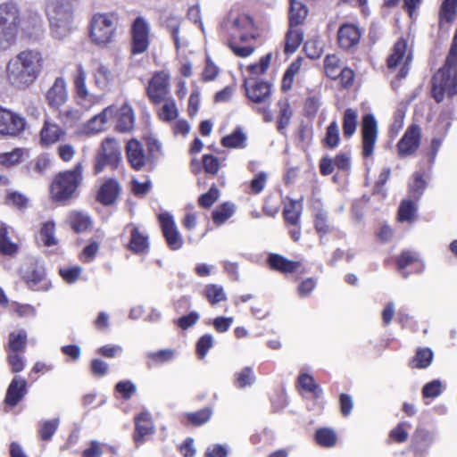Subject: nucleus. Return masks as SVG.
<instances>
[{
    "label": "nucleus",
    "instance_id": "393cba45",
    "mask_svg": "<svg viewBox=\"0 0 457 457\" xmlns=\"http://www.w3.org/2000/svg\"><path fill=\"white\" fill-rule=\"evenodd\" d=\"M73 4L71 0H49L47 4L48 18H72Z\"/></svg>",
    "mask_w": 457,
    "mask_h": 457
},
{
    "label": "nucleus",
    "instance_id": "4468645a",
    "mask_svg": "<svg viewBox=\"0 0 457 457\" xmlns=\"http://www.w3.org/2000/svg\"><path fill=\"white\" fill-rule=\"evenodd\" d=\"M420 131V128L416 124H412L407 129L397 145L400 156L405 157L411 155L419 148Z\"/></svg>",
    "mask_w": 457,
    "mask_h": 457
},
{
    "label": "nucleus",
    "instance_id": "2eb2a0df",
    "mask_svg": "<svg viewBox=\"0 0 457 457\" xmlns=\"http://www.w3.org/2000/svg\"><path fill=\"white\" fill-rule=\"evenodd\" d=\"M127 158L132 168L141 170L150 162L148 156L145 153L143 145L137 139H130L126 145Z\"/></svg>",
    "mask_w": 457,
    "mask_h": 457
},
{
    "label": "nucleus",
    "instance_id": "de8ad7c7",
    "mask_svg": "<svg viewBox=\"0 0 457 457\" xmlns=\"http://www.w3.org/2000/svg\"><path fill=\"white\" fill-rule=\"evenodd\" d=\"M162 107L159 111V117L164 121H170L177 118L179 111L172 98L166 97Z\"/></svg>",
    "mask_w": 457,
    "mask_h": 457
},
{
    "label": "nucleus",
    "instance_id": "473e14b6",
    "mask_svg": "<svg viewBox=\"0 0 457 457\" xmlns=\"http://www.w3.org/2000/svg\"><path fill=\"white\" fill-rule=\"evenodd\" d=\"M412 264L418 265L417 269L415 270V271L417 272L421 271L424 268V265L420 262V260L417 253L409 251L403 252L397 260L398 268L401 270H403L404 269H406L409 266H411ZM402 274L404 278H408L409 276V273L405 271H403Z\"/></svg>",
    "mask_w": 457,
    "mask_h": 457
},
{
    "label": "nucleus",
    "instance_id": "9d476101",
    "mask_svg": "<svg viewBox=\"0 0 457 457\" xmlns=\"http://www.w3.org/2000/svg\"><path fill=\"white\" fill-rule=\"evenodd\" d=\"M26 127V120L21 115L6 109H0V134L8 137L19 136Z\"/></svg>",
    "mask_w": 457,
    "mask_h": 457
},
{
    "label": "nucleus",
    "instance_id": "e433bc0d",
    "mask_svg": "<svg viewBox=\"0 0 457 457\" xmlns=\"http://www.w3.org/2000/svg\"><path fill=\"white\" fill-rule=\"evenodd\" d=\"M148 237L139 231L137 227L131 229L129 249L137 253H144L148 248Z\"/></svg>",
    "mask_w": 457,
    "mask_h": 457
},
{
    "label": "nucleus",
    "instance_id": "6e6552de",
    "mask_svg": "<svg viewBox=\"0 0 457 457\" xmlns=\"http://www.w3.org/2000/svg\"><path fill=\"white\" fill-rule=\"evenodd\" d=\"M412 60L411 52L408 49L407 42L401 38L395 45L387 58V67L390 70L399 68L397 77L405 78L409 72V65Z\"/></svg>",
    "mask_w": 457,
    "mask_h": 457
},
{
    "label": "nucleus",
    "instance_id": "864d4df0",
    "mask_svg": "<svg viewBox=\"0 0 457 457\" xmlns=\"http://www.w3.org/2000/svg\"><path fill=\"white\" fill-rule=\"evenodd\" d=\"M339 127L337 122L333 120L327 128L324 143L328 147L335 148L339 145Z\"/></svg>",
    "mask_w": 457,
    "mask_h": 457
},
{
    "label": "nucleus",
    "instance_id": "ddd939ff",
    "mask_svg": "<svg viewBox=\"0 0 457 457\" xmlns=\"http://www.w3.org/2000/svg\"><path fill=\"white\" fill-rule=\"evenodd\" d=\"M159 221L168 246L171 250L180 249L183 245L184 240L178 230L172 216L169 212L160 213Z\"/></svg>",
    "mask_w": 457,
    "mask_h": 457
},
{
    "label": "nucleus",
    "instance_id": "a878e982",
    "mask_svg": "<svg viewBox=\"0 0 457 457\" xmlns=\"http://www.w3.org/2000/svg\"><path fill=\"white\" fill-rule=\"evenodd\" d=\"M63 135L64 131L56 123L46 120L40 131V143L46 146L53 145Z\"/></svg>",
    "mask_w": 457,
    "mask_h": 457
},
{
    "label": "nucleus",
    "instance_id": "c756f323",
    "mask_svg": "<svg viewBox=\"0 0 457 457\" xmlns=\"http://www.w3.org/2000/svg\"><path fill=\"white\" fill-rule=\"evenodd\" d=\"M435 438L436 436L433 431L418 428L413 434L412 446L417 452H425L433 444Z\"/></svg>",
    "mask_w": 457,
    "mask_h": 457
},
{
    "label": "nucleus",
    "instance_id": "423d86ee",
    "mask_svg": "<svg viewBox=\"0 0 457 457\" xmlns=\"http://www.w3.org/2000/svg\"><path fill=\"white\" fill-rule=\"evenodd\" d=\"M131 54H140L147 51L151 43V26L148 21L142 17H137L131 23Z\"/></svg>",
    "mask_w": 457,
    "mask_h": 457
},
{
    "label": "nucleus",
    "instance_id": "4c0bfd02",
    "mask_svg": "<svg viewBox=\"0 0 457 457\" xmlns=\"http://www.w3.org/2000/svg\"><path fill=\"white\" fill-rule=\"evenodd\" d=\"M68 221L71 227L77 232L87 230L91 224V220L87 214L76 211L69 213Z\"/></svg>",
    "mask_w": 457,
    "mask_h": 457
},
{
    "label": "nucleus",
    "instance_id": "774afa93",
    "mask_svg": "<svg viewBox=\"0 0 457 457\" xmlns=\"http://www.w3.org/2000/svg\"><path fill=\"white\" fill-rule=\"evenodd\" d=\"M212 415V411L209 409H203L196 412L188 413L187 419L194 425L200 426L207 422Z\"/></svg>",
    "mask_w": 457,
    "mask_h": 457
},
{
    "label": "nucleus",
    "instance_id": "c03bdc74",
    "mask_svg": "<svg viewBox=\"0 0 457 457\" xmlns=\"http://www.w3.org/2000/svg\"><path fill=\"white\" fill-rule=\"evenodd\" d=\"M342 64L339 58L335 55H328L324 60V69L328 77L332 79H337L339 77V72L342 70Z\"/></svg>",
    "mask_w": 457,
    "mask_h": 457
},
{
    "label": "nucleus",
    "instance_id": "0e129e2a",
    "mask_svg": "<svg viewBox=\"0 0 457 457\" xmlns=\"http://www.w3.org/2000/svg\"><path fill=\"white\" fill-rule=\"evenodd\" d=\"M415 212L416 207L414 204L410 200H404L399 208V220L401 221H410L414 218Z\"/></svg>",
    "mask_w": 457,
    "mask_h": 457
},
{
    "label": "nucleus",
    "instance_id": "c85d7f7f",
    "mask_svg": "<svg viewBox=\"0 0 457 457\" xmlns=\"http://www.w3.org/2000/svg\"><path fill=\"white\" fill-rule=\"evenodd\" d=\"M115 112L117 113V124L116 129L120 132H129L134 127L135 116L132 108L124 104L120 110L114 108Z\"/></svg>",
    "mask_w": 457,
    "mask_h": 457
},
{
    "label": "nucleus",
    "instance_id": "e2e57ef3",
    "mask_svg": "<svg viewBox=\"0 0 457 457\" xmlns=\"http://www.w3.org/2000/svg\"><path fill=\"white\" fill-rule=\"evenodd\" d=\"M298 383L303 390L313 393L316 396H318L321 392L319 386L315 383L313 378L308 374L300 375Z\"/></svg>",
    "mask_w": 457,
    "mask_h": 457
},
{
    "label": "nucleus",
    "instance_id": "20e7f679",
    "mask_svg": "<svg viewBox=\"0 0 457 457\" xmlns=\"http://www.w3.org/2000/svg\"><path fill=\"white\" fill-rule=\"evenodd\" d=\"M21 12L12 2L0 4V50L14 44L20 30Z\"/></svg>",
    "mask_w": 457,
    "mask_h": 457
},
{
    "label": "nucleus",
    "instance_id": "72a5a7b5",
    "mask_svg": "<svg viewBox=\"0 0 457 457\" xmlns=\"http://www.w3.org/2000/svg\"><path fill=\"white\" fill-rule=\"evenodd\" d=\"M307 9L300 1L290 0L289 26L297 27L307 16Z\"/></svg>",
    "mask_w": 457,
    "mask_h": 457
},
{
    "label": "nucleus",
    "instance_id": "338daca9",
    "mask_svg": "<svg viewBox=\"0 0 457 457\" xmlns=\"http://www.w3.org/2000/svg\"><path fill=\"white\" fill-rule=\"evenodd\" d=\"M165 24H166V28L169 29V31L172 35L176 47L179 48L180 42H179V26H180V19L177 16H170V17L167 18Z\"/></svg>",
    "mask_w": 457,
    "mask_h": 457
},
{
    "label": "nucleus",
    "instance_id": "aec40b11",
    "mask_svg": "<svg viewBox=\"0 0 457 457\" xmlns=\"http://www.w3.org/2000/svg\"><path fill=\"white\" fill-rule=\"evenodd\" d=\"M253 27V23L252 19L245 14L233 18L231 20V29L234 31L231 34V38H233V35H237V38L239 37L242 43L246 42L249 37H253V36L248 34Z\"/></svg>",
    "mask_w": 457,
    "mask_h": 457
},
{
    "label": "nucleus",
    "instance_id": "4d7b16f0",
    "mask_svg": "<svg viewBox=\"0 0 457 457\" xmlns=\"http://www.w3.org/2000/svg\"><path fill=\"white\" fill-rule=\"evenodd\" d=\"M255 377L253 370L250 367L244 368L237 374L236 385L238 388H243L246 386H251L254 383Z\"/></svg>",
    "mask_w": 457,
    "mask_h": 457
},
{
    "label": "nucleus",
    "instance_id": "37998d69",
    "mask_svg": "<svg viewBox=\"0 0 457 457\" xmlns=\"http://www.w3.org/2000/svg\"><path fill=\"white\" fill-rule=\"evenodd\" d=\"M27 344V334L24 330L12 332L9 335L8 348L12 353L23 352Z\"/></svg>",
    "mask_w": 457,
    "mask_h": 457
},
{
    "label": "nucleus",
    "instance_id": "5fc2aeb1",
    "mask_svg": "<svg viewBox=\"0 0 457 457\" xmlns=\"http://www.w3.org/2000/svg\"><path fill=\"white\" fill-rule=\"evenodd\" d=\"M24 151L21 148H16L11 152L0 154V165L4 167H11L19 163L23 156Z\"/></svg>",
    "mask_w": 457,
    "mask_h": 457
},
{
    "label": "nucleus",
    "instance_id": "58836bf2",
    "mask_svg": "<svg viewBox=\"0 0 457 457\" xmlns=\"http://www.w3.org/2000/svg\"><path fill=\"white\" fill-rule=\"evenodd\" d=\"M76 99L79 105L85 110H90L94 105L101 103L103 97L89 92L87 89H83L75 92Z\"/></svg>",
    "mask_w": 457,
    "mask_h": 457
},
{
    "label": "nucleus",
    "instance_id": "bb28decb",
    "mask_svg": "<svg viewBox=\"0 0 457 457\" xmlns=\"http://www.w3.org/2000/svg\"><path fill=\"white\" fill-rule=\"evenodd\" d=\"M268 263L271 269L282 273H293L301 266L299 262L290 261L278 253H270L268 257Z\"/></svg>",
    "mask_w": 457,
    "mask_h": 457
},
{
    "label": "nucleus",
    "instance_id": "a211bd4d",
    "mask_svg": "<svg viewBox=\"0 0 457 457\" xmlns=\"http://www.w3.org/2000/svg\"><path fill=\"white\" fill-rule=\"evenodd\" d=\"M244 86L246 96L251 102L263 104L270 103L271 88L269 83L257 82L253 86H249L247 82H245Z\"/></svg>",
    "mask_w": 457,
    "mask_h": 457
},
{
    "label": "nucleus",
    "instance_id": "f257e3e1",
    "mask_svg": "<svg viewBox=\"0 0 457 457\" xmlns=\"http://www.w3.org/2000/svg\"><path fill=\"white\" fill-rule=\"evenodd\" d=\"M44 58L37 50H23L6 64L5 79L15 88L26 89L39 77Z\"/></svg>",
    "mask_w": 457,
    "mask_h": 457
},
{
    "label": "nucleus",
    "instance_id": "0eeeda50",
    "mask_svg": "<svg viewBox=\"0 0 457 457\" xmlns=\"http://www.w3.org/2000/svg\"><path fill=\"white\" fill-rule=\"evenodd\" d=\"M120 161L121 153L119 143L113 137H107L103 140L96 157L95 172L100 173L106 165L116 167Z\"/></svg>",
    "mask_w": 457,
    "mask_h": 457
},
{
    "label": "nucleus",
    "instance_id": "a18cd8bd",
    "mask_svg": "<svg viewBox=\"0 0 457 457\" xmlns=\"http://www.w3.org/2000/svg\"><path fill=\"white\" fill-rule=\"evenodd\" d=\"M301 212L302 206L300 201L290 200L284 208V217L287 222L295 225L299 220Z\"/></svg>",
    "mask_w": 457,
    "mask_h": 457
},
{
    "label": "nucleus",
    "instance_id": "052dcab7",
    "mask_svg": "<svg viewBox=\"0 0 457 457\" xmlns=\"http://www.w3.org/2000/svg\"><path fill=\"white\" fill-rule=\"evenodd\" d=\"M115 391L120 394L124 400H129L137 392V386L130 380H122L116 384Z\"/></svg>",
    "mask_w": 457,
    "mask_h": 457
},
{
    "label": "nucleus",
    "instance_id": "680f3d73",
    "mask_svg": "<svg viewBox=\"0 0 457 457\" xmlns=\"http://www.w3.org/2000/svg\"><path fill=\"white\" fill-rule=\"evenodd\" d=\"M237 35H233V38L228 40V47L232 52L240 57H247L254 52V47L250 46H240L237 41Z\"/></svg>",
    "mask_w": 457,
    "mask_h": 457
},
{
    "label": "nucleus",
    "instance_id": "69168bd1",
    "mask_svg": "<svg viewBox=\"0 0 457 457\" xmlns=\"http://www.w3.org/2000/svg\"><path fill=\"white\" fill-rule=\"evenodd\" d=\"M279 106V113L280 118L278 120V130L283 129L286 128L290 120V118L292 116V111L290 108V105L287 101H279L278 102Z\"/></svg>",
    "mask_w": 457,
    "mask_h": 457
},
{
    "label": "nucleus",
    "instance_id": "412c9836",
    "mask_svg": "<svg viewBox=\"0 0 457 457\" xmlns=\"http://www.w3.org/2000/svg\"><path fill=\"white\" fill-rule=\"evenodd\" d=\"M361 33L357 27L352 24H345L340 27L337 39L340 46L349 49L356 46L360 40Z\"/></svg>",
    "mask_w": 457,
    "mask_h": 457
},
{
    "label": "nucleus",
    "instance_id": "79ce46f5",
    "mask_svg": "<svg viewBox=\"0 0 457 457\" xmlns=\"http://www.w3.org/2000/svg\"><path fill=\"white\" fill-rule=\"evenodd\" d=\"M59 423L58 418L41 421L38 428L39 437L44 441H49L57 430Z\"/></svg>",
    "mask_w": 457,
    "mask_h": 457
},
{
    "label": "nucleus",
    "instance_id": "f3484780",
    "mask_svg": "<svg viewBox=\"0 0 457 457\" xmlns=\"http://www.w3.org/2000/svg\"><path fill=\"white\" fill-rule=\"evenodd\" d=\"M114 112V106L112 105L104 108L85 124L84 132L87 134H97L104 131L109 120L113 117Z\"/></svg>",
    "mask_w": 457,
    "mask_h": 457
},
{
    "label": "nucleus",
    "instance_id": "8fccbe9b",
    "mask_svg": "<svg viewBox=\"0 0 457 457\" xmlns=\"http://www.w3.org/2000/svg\"><path fill=\"white\" fill-rule=\"evenodd\" d=\"M55 225L53 221H46L40 229V239L46 246H54L57 244L54 236Z\"/></svg>",
    "mask_w": 457,
    "mask_h": 457
},
{
    "label": "nucleus",
    "instance_id": "2f4dec72",
    "mask_svg": "<svg viewBox=\"0 0 457 457\" xmlns=\"http://www.w3.org/2000/svg\"><path fill=\"white\" fill-rule=\"evenodd\" d=\"M95 85L100 89H106L113 80V75L109 68L100 62L95 63L94 69Z\"/></svg>",
    "mask_w": 457,
    "mask_h": 457
},
{
    "label": "nucleus",
    "instance_id": "1a4fd4ad",
    "mask_svg": "<svg viewBox=\"0 0 457 457\" xmlns=\"http://www.w3.org/2000/svg\"><path fill=\"white\" fill-rule=\"evenodd\" d=\"M20 29L23 35L33 40H39L44 35V21L41 15L33 11H28L21 17L20 21Z\"/></svg>",
    "mask_w": 457,
    "mask_h": 457
},
{
    "label": "nucleus",
    "instance_id": "dca6fc26",
    "mask_svg": "<svg viewBox=\"0 0 457 457\" xmlns=\"http://www.w3.org/2000/svg\"><path fill=\"white\" fill-rule=\"evenodd\" d=\"M46 100L48 104L53 108L62 106L68 100L67 84L63 78L55 79L52 87L46 93Z\"/></svg>",
    "mask_w": 457,
    "mask_h": 457
},
{
    "label": "nucleus",
    "instance_id": "49530a36",
    "mask_svg": "<svg viewBox=\"0 0 457 457\" xmlns=\"http://www.w3.org/2000/svg\"><path fill=\"white\" fill-rule=\"evenodd\" d=\"M433 359V353L429 348L419 349L411 362L412 368L425 369L428 367Z\"/></svg>",
    "mask_w": 457,
    "mask_h": 457
},
{
    "label": "nucleus",
    "instance_id": "7ed1b4c3",
    "mask_svg": "<svg viewBox=\"0 0 457 457\" xmlns=\"http://www.w3.org/2000/svg\"><path fill=\"white\" fill-rule=\"evenodd\" d=\"M83 180V168L78 163L73 170L56 175L50 186V196L55 202H65L72 198Z\"/></svg>",
    "mask_w": 457,
    "mask_h": 457
},
{
    "label": "nucleus",
    "instance_id": "a19ab883",
    "mask_svg": "<svg viewBox=\"0 0 457 457\" xmlns=\"http://www.w3.org/2000/svg\"><path fill=\"white\" fill-rule=\"evenodd\" d=\"M222 145L230 148H244L246 145V135L237 128L232 134L222 138Z\"/></svg>",
    "mask_w": 457,
    "mask_h": 457
},
{
    "label": "nucleus",
    "instance_id": "f8f14e48",
    "mask_svg": "<svg viewBox=\"0 0 457 457\" xmlns=\"http://www.w3.org/2000/svg\"><path fill=\"white\" fill-rule=\"evenodd\" d=\"M146 93L154 104H160L165 100L170 93L168 75L163 71L156 72L149 80Z\"/></svg>",
    "mask_w": 457,
    "mask_h": 457
},
{
    "label": "nucleus",
    "instance_id": "7c9ffc66",
    "mask_svg": "<svg viewBox=\"0 0 457 457\" xmlns=\"http://www.w3.org/2000/svg\"><path fill=\"white\" fill-rule=\"evenodd\" d=\"M50 29L56 39H63L71 31L72 18H49Z\"/></svg>",
    "mask_w": 457,
    "mask_h": 457
},
{
    "label": "nucleus",
    "instance_id": "13d9d810",
    "mask_svg": "<svg viewBox=\"0 0 457 457\" xmlns=\"http://www.w3.org/2000/svg\"><path fill=\"white\" fill-rule=\"evenodd\" d=\"M443 389L444 385L440 380H433L423 386L422 395L425 398H436L442 394Z\"/></svg>",
    "mask_w": 457,
    "mask_h": 457
},
{
    "label": "nucleus",
    "instance_id": "5701e85b",
    "mask_svg": "<svg viewBox=\"0 0 457 457\" xmlns=\"http://www.w3.org/2000/svg\"><path fill=\"white\" fill-rule=\"evenodd\" d=\"M27 383L25 379L15 377L10 383L4 402L11 406H15L26 395Z\"/></svg>",
    "mask_w": 457,
    "mask_h": 457
},
{
    "label": "nucleus",
    "instance_id": "9b49d317",
    "mask_svg": "<svg viewBox=\"0 0 457 457\" xmlns=\"http://www.w3.org/2000/svg\"><path fill=\"white\" fill-rule=\"evenodd\" d=\"M362 155L367 158L373 154L378 138V124L372 114H366L361 123Z\"/></svg>",
    "mask_w": 457,
    "mask_h": 457
},
{
    "label": "nucleus",
    "instance_id": "09e8293b",
    "mask_svg": "<svg viewBox=\"0 0 457 457\" xmlns=\"http://www.w3.org/2000/svg\"><path fill=\"white\" fill-rule=\"evenodd\" d=\"M317 443L323 447H332L337 443V434L330 428H320L315 434Z\"/></svg>",
    "mask_w": 457,
    "mask_h": 457
},
{
    "label": "nucleus",
    "instance_id": "6e6d98bb",
    "mask_svg": "<svg viewBox=\"0 0 457 457\" xmlns=\"http://www.w3.org/2000/svg\"><path fill=\"white\" fill-rule=\"evenodd\" d=\"M145 355L155 363L162 364L171 361L175 356V351L172 349H162L156 352H148Z\"/></svg>",
    "mask_w": 457,
    "mask_h": 457
},
{
    "label": "nucleus",
    "instance_id": "6ab92c4d",
    "mask_svg": "<svg viewBox=\"0 0 457 457\" xmlns=\"http://www.w3.org/2000/svg\"><path fill=\"white\" fill-rule=\"evenodd\" d=\"M451 116L448 112H443L438 117L436 130L442 135V137H434L431 141V149L429 153L430 162H434L436 155L442 145L443 137L446 136L451 128Z\"/></svg>",
    "mask_w": 457,
    "mask_h": 457
},
{
    "label": "nucleus",
    "instance_id": "cd10ccee",
    "mask_svg": "<svg viewBox=\"0 0 457 457\" xmlns=\"http://www.w3.org/2000/svg\"><path fill=\"white\" fill-rule=\"evenodd\" d=\"M23 279L28 287L33 290H45L47 284L45 281V270L42 267H34L23 273Z\"/></svg>",
    "mask_w": 457,
    "mask_h": 457
},
{
    "label": "nucleus",
    "instance_id": "bf43d9fd",
    "mask_svg": "<svg viewBox=\"0 0 457 457\" xmlns=\"http://www.w3.org/2000/svg\"><path fill=\"white\" fill-rule=\"evenodd\" d=\"M271 61V54H267L260 59L258 63L247 66L248 71L253 76H259L266 72Z\"/></svg>",
    "mask_w": 457,
    "mask_h": 457
},
{
    "label": "nucleus",
    "instance_id": "4be33fe9",
    "mask_svg": "<svg viewBox=\"0 0 457 457\" xmlns=\"http://www.w3.org/2000/svg\"><path fill=\"white\" fill-rule=\"evenodd\" d=\"M120 187L112 179L105 180L97 193V200L105 205L113 204L119 196Z\"/></svg>",
    "mask_w": 457,
    "mask_h": 457
},
{
    "label": "nucleus",
    "instance_id": "b1692460",
    "mask_svg": "<svg viewBox=\"0 0 457 457\" xmlns=\"http://www.w3.org/2000/svg\"><path fill=\"white\" fill-rule=\"evenodd\" d=\"M154 433V425L148 412L143 411L136 418L134 440L138 445L145 442V436Z\"/></svg>",
    "mask_w": 457,
    "mask_h": 457
},
{
    "label": "nucleus",
    "instance_id": "ea45409f",
    "mask_svg": "<svg viewBox=\"0 0 457 457\" xmlns=\"http://www.w3.org/2000/svg\"><path fill=\"white\" fill-rule=\"evenodd\" d=\"M357 111L352 108L346 109L345 111L343 119V131L345 137H351L355 133L357 128Z\"/></svg>",
    "mask_w": 457,
    "mask_h": 457
},
{
    "label": "nucleus",
    "instance_id": "3c124183",
    "mask_svg": "<svg viewBox=\"0 0 457 457\" xmlns=\"http://www.w3.org/2000/svg\"><path fill=\"white\" fill-rule=\"evenodd\" d=\"M204 295L212 305H215L227 299L223 287L217 285L206 286L204 288Z\"/></svg>",
    "mask_w": 457,
    "mask_h": 457
},
{
    "label": "nucleus",
    "instance_id": "603ef678",
    "mask_svg": "<svg viewBox=\"0 0 457 457\" xmlns=\"http://www.w3.org/2000/svg\"><path fill=\"white\" fill-rule=\"evenodd\" d=\"M234 211V205L228 203L218 206L212 212L213 222L221 225L232 216Z\"/></svg>",
    "mask_w": 457,
    "mask_h": 457
},
{
    "label": "nucleus",
    "instance_id": "f03ea898",
    "mask_svg": "<svg viewBox=\"0 0 457 457\" xmlns=\"http://www.w3.org/2000/svg\"><path fill=\"white\" fill-rule=\"evenodd\" d=\"M432 96L441 103L445 96L457 94V29L445 64L432 78Z\"/></svg>",
    "mask_w": 457,
    "mask_h": 457
},
{
    "label": "nucleus",
    "instance_id": "c9c22d12",
    "mask_svg": "<svg viewBox=\"0 0 457 457\" xmlns=\"http://www.w3.org/2000/svg\"><path fill=\"white\" fill-rule=\"evenodd\" d=\"M303 39V31L297 27H291L286 36L285 52L293 54L301 45Z\"/></svg>",
    "mask_w": 457,
    "mask_h": 457
},
{
    "label": "nucleus",
    "instance_id": "f704fd0d",
    "mask_svg": "<svg viewBox=\"0 0 457 457\" xmlns=\"http://www.w3.org/2000/svg\"><path fill=\"white\" fill-rule=\"evenodd\" d=\"M457 0H443L439 12V26L451 23L457 18Z\"/></svg>",
    "mask_w": 457,
    "mask_h": 457
},
{
    "label": "nucleus",
    "instance_id": "39448f33",
    "mask_svg": "<svg viewBox=\"0 0 457 457\" xmlns=\"http://www.w3.org/2000/svg\"><path fill=\"white\" fill-rule=\"evenodd\" d=\"M119 18L115 12H96L90 20V38L100 46H105L114 40Z\"/></svg>",
    "mask_w": 457,
    "mask_h": 457
}]
</instances>
